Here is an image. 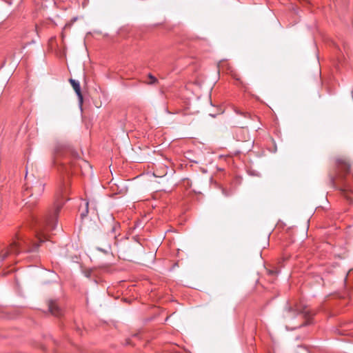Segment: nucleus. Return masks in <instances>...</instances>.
<instances>
[{"mask_svg": "<svg viewBox=\"0 0 353 353\" xmlns=\"http://www.w3.org/2000/svg\"><path fill=\"white\" fill-rule=\"evenodd\" d=\"M62 205H57L43 221H39L32 215L31 225L34 230L38 242H33L26 236H18L17 239L0 252V261L10 260L14 261L16 256L21 252H35L39 243L48 240L47 232L54 230L57 227V217Z\"/></svg>", "mask_w": 353, "mask_h": 353, "instance_id": "1", "label": "nucleus"}, {"mask_svg": "<svg viewBox=\"0 0 353 353\" xmlns=\"http://www.w3.org/2000/svg\"><path fill=\"white\" fill-rule=\"evenodd\" d=\"M26 183L23 192L24 196L32 198V201L39 198L44 192L45 183L41 179L36 178L34 176L32 177L26 175Z\"/></svg>", "mask_w": 353, "mask_h": 353, "instance_id": "2", "label": "nucleus"}, {"mask_svg": "<svg viewBox=\"0 0 353 353\" xmlns=\"http://www.w3.org/2000/svg\"><path fill=\"white\" fill-rule=\"evenodd\" d=\"M299 314H302L304 318L307 319L306 322L301 325V326L307 325L309 323L310 312L307 309V307L301 303H296L293 305H290L288 303L284 310L283 318L285 319H292Z\"/></svg>", "mask_w": 353, "mask_h": 353, "instance_id": "3", "label": "nucleus"}, {"mask_svg": "<svg viewBox=\"0 0 353 353\" xmlns=\"http://www.w3.org/2000/svg\"><path fill=\"white\" fill-rule=\"evenodd\" d=\"M335 164L336 166L337 171L334 174L329 175V181L330 185L334 188H337L336 184V179L338 178L339 179H342L343 176L340 172H344L347 174L350 172L351 168V163L350 160L345 157H339L335 159Z\"/></svg>", "mask_w": 353, "mask_h": 353, "instance_id": "4", "label": "nucleus"}, {"mask_svg": "<svg viewBox=\"0 0 353 353\" xmlns=\"http://www.w3.org/2000/svg\"><path fill=\"white\" fill-rule=\"evenodd\" d=\"M63 150V147L62 145H57L54 148V158H53V162L54 164L58 163L57 159L59 156L63 155V161L61 163V165L63 166V168L65 170V171H68V166L70 168L75 167L76 164L70 161V159L69 157V152L68 151H64L62 153V151Z\"/></svg>", "mask_w": 353, "mask_h": 353, "instance_id": "5", "label": "nucleus"}, {"mask_svg": "<svg viewBox=\"0 0 353 353\" xmlns=\"http://www.w3.org/2000/svg\"><path fill=\"white\" fill-rule=\"evenodd\" d=\"M70 83L72 85V86L74 88L76 94L78 96V98H79V103L81 104L83 103V96H82V94H81V87H80V84H79V81H76L74 79H70Z\"/></svg>", "mask_w": 353, "mask_h": 353, "instance_id": "6", "label": "nucleus"}, {"mask_svg": "<svg viewBox=\"0 0 353 353\" xmlns=\"http://www.w3.org/2000/svg\"><path fill=\"white\" fill-rule=\"evenodd\" d=\"M48 309L50 313L54 316H59L61 314V310L57 305L56 301H50L48 302Z\"/></svg>", "mask_w": 353, "mask_h": 353, "instance_id": "7", "label": "nucleus"}, {"mask_svg": "<svg viewBox=\"0 0 353 353\" xmlns=\"http://www.w3.org/2000/svg\"><path fill=\"white\" fill-rule=\"evenodd\" d=\"M119 228V225L118 223H115L114 225L112 227V230H111V233H110V237L112 238L113 239H115L116 237H117V234H116V232H117V230Z\"/></svg>", "mask_w": 353, "mask_h": 353, "instance_id": "8", "label": "nucleus"}, {"mask_svg": "<svg viewBox=\"0 0 353 353\" xmlns=\"http://www.w3.org/2000/svg\"><path fill=\"white\" fill-rule=\"evenodd\" d=\"M148 78L150 79V81L148 83V84H154L158 81L157 79L151 74H148Z\"/></svg>", "mask_w": 353, "mask_h": 353, "instance_id": "9", "label": "nucleus"}, {"mask_svg": "<svg viewBox=\"0 0 353 353\" xmlns=\"http://www.w3.org/2000/svg\"><path fill=\"white\" fill-rule=\"evenodd\" d=\"M340 190L342 192L344 196H345L347 198V199H349L348 196H347L348 190L345 188H341Z\"/></svg>", "mask_w": 353, "mask_h": 353, "instance_id": "10", "label": "nucleus"}, {"mask_svg": "<svg viewBox=\"0 0 353 353\" xmlns=\"http://www.w3.org/2000/svg\"><path fill=\"white\" fill-rule=\"evenodd\" d=\"M91 273H92L91 270H86V271H85V276L87 277H90L91 276Z\"/></svg>", "mask_w": 353, "mask_h": 353, "instance_id": "11", "label": "nucleus"}, {"mask_svg": "<svg viewBox=\"0 0 353 353\" xmlns=\"http://www.w3.org/2000/svg\"><path fill=\"white\" fill-rule=\"evenodd\" d=\"M99 250L100 251H101V252H103L107 253V252H108V251L110 250V244H109V245H108V250H103V249H101V248H99Z\"/></svg>", "mask_w": 353, "mask_h": 353, "instance_id": "12", "label": "nucleus"}, {"mask_svg": "<svg viewBox=\"0 0 353 353\" xmlns=\"http://www.w3.org/2000/svg\"><path fill=\"white\" fill-rule=\"evenodd\" d=\"M161 174H162V175H159V174H157V171L156 172H154V176H157V177H161V176H165V175L167 174V172L165 171V172L161 173Z\"/></svg>", "mask_w": 353, "mask_h": 353, "instance_id": "13", "label": "nucleus"}, {"mask_svg": "<svg viewBox=\"0 0 353 353\" xmlns=\"http://www.w3.org/2000/svg\"><path fill=\"white\" fill-rule=\"evenodd\" d=\"M70 155H71V156H72V158H74V159H76V158H77V154L74 153V152H71V153H70Z\"/></svg>", "mask_w": 353, "mask_h": 353, "instance_id": "14", "label": "nucleus"}, {"mask_svg": "<svg viewBox=\"0 0 353 353\" xmlns=\"http://www.w3.org/2000/svg\"><path fill=\"white\" fill-rule=\"evenodd\" d=\"M82 163H83L85 165H87V166L90 167V165H89V163H88V162H86V161H82Z\"/></svg>", "mask_w": 353, "mask_h": 353, "instance_id": "15", "label": "nucleus"}, {"mask_svg": "<svg viewBox=\"0 0 353 353\" xmlns=\"http://www.w3.org/2000/svg\"><path fill=\"white\" fill-rule=\"evenodd\" d=\"M85 205H86L85 213L87 214L88 212V202H86Z\"/></svg>", "mask_w": 353, "mask_h": 353, "instance_id": "16", "label": "nucleus"}, {"mask_svg": "<svg viewBox=\"0 0 353 353\" xmlns=\"http://www.w3.org/2000/svg\"><path fill=\"white\" fill-rule=\"evenodd\" d=\"M269 272H270V274H274V271H272V270L270 271Z\"/></svg>", "mask_w": 353, "mask_h": 353, "instance_id": "17", "label": "nucleus"}, {"mask_svg": "<svg viewBox=\"0 0 353 353\" xmlns=\"http://www.w3.org/2000/svg\"><path fill=\"white\" fill-rule=\"evenodd\" d=\"M236 112L239 114H242L241 112H239V111H236Z\"/></svg>", "mask_w": 353, "mask_h": 353, "instance_id": "18", "label": "nucleus"}]
</instances>
